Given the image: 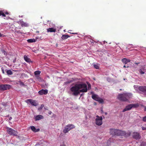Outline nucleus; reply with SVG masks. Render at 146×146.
I'll return each instance as SVG.
<instances>
[{
	"instance_id": "nucleus-1",
	"label": "nucleus",
	"mask_w": 146,
	"mask_h": 146,
	"mask_svg": "<svg viewBox=\"0 0 146 146\" xmlns=\"http://www.w3.org/2000/svg\"><path fill=\"white\" fill-rule=\"evenodd\" d=\"M70 90L73 92V94L75 96H78L80 92H87V85L86 84H76L70 88Z\"/></svg>"
},
{
	"instance_id": "nucleus-2",
	"label": "nucleus",
	"mask_w": 146,
	"mask_h": 146,
	"mask_svg": "<svg viewBox=\"0 0 146 146\" xmlns=\"http://www.w3.org/2000/svg\"><path fill=\"white\" fill-rule=\"evenodd\" d=\"M110 133L111 135L113 136H125V137L130 136L131 134V133L130 131H128L127 133H126L124 131L113 129H110Z\"/></svg>"
},
{
	"instance_id": "nucleus-3",
	"label": "nucleus",
	"mask_w": 146,
	"mask_h": 146,
	"mask_svg": "<svg viewBox=\"0 0 146 146\" xmlns=\"http://www.w3.org/2000/svg\"><path fill=\"white\" fill-rule=\"evenodd\" d=\"M132 97V94L130 93H125L120 94L117 96L118 99L123 102H128Z\"/></svg>"
},
{
	"instance_id": "nucleus-4",
	"label": "nucleus",
	"mask_w": 146,
	"mask_h": 146,
	"mask_svg": "<svg viewBox=\"0 0 146 146\" xmlns=\"http://www.w3.org/2000/svg\"><path fill=\"white\" fill-rule=\"evenodd\" d=\"M139 106L138 104H131L127 106L123 110L122 112H124L125 111L129 110L132 108H135Z\"/></svg>"
},
{
	"instance_id": "nucleus-5",
	"label": "nucleus",
	"mask_w": 146,
	"mask_h": 146,
	"mask_svg": "<svg viewBox=\"0 0 146 146\" xmlns=\"http://www.w3.org/2000/svg\"><path fill=\"white\" fill-rule=\"evenodd\" d=\"M7 131V133L10 135L16 136L17 135V132L11 128L8 127H6Z\"/></svg>"
},
{
	"instance_id": "nucleus-6",
	"label": "nucleus",
	"mask_w": 146,
	"mask_h": 146,
	"mask_svg": "<svg viewBox=\"0 0 146 146\" xmlns=\"http://www.w3.org/2000/svg\"><path fill=\"white\" fill-rule=\"evenodd\" d=\"M75 127L74 125L72 124H70L67 125L63 129V132L64 133H66L68 132L71 129Z\"/></svg>"
},
{
	"instance_id": "nucleus-7",
	"label": "nucleus",
	"mask_w": 146,
	"mask_h": 146,
	"mask_svg": "<svg viewBox=\"0 0 146 146\" xmlns=\"http://www.w3.org/2000/svg\"><path fill=\"white\" fill-rule=\"evenodd\" d=\"M96 124L98 126L101 125L102 124V116H99L98 115L96 116Z\"/></svg>"
},
{
	"instance_id": "nucleus-8",
	"label": "nucleus",
	"mask_w": 146,
	"mask_h": 146,
	"mask_svg": "<svg viewBox=\"0 0 146 146\" xmlns=\"http://www.w3.org/2000/svg\"><path fill=\"white\" fill-rule=\"evenodd\" d=\"M11 86L9 84H0V90H9L11 88Z\"/></svg>"
},
{
	"instance_id": "nucleus-9",
	"label": "nucleus",
	"mask_w": 146,
	"mask_h": 146,
	"mask_svg": "<svg viewBox=\"0 0 146 146\" xmlns=\"http://www.w3.org/2000/svg\"><path fill=\"white\" fill-rule=\"evenodd\" d=\"M132 137L136 140H139L141 139V136L139 133L137 132H134L132 134Z\"/></svg>"
},
{
	"instance_id": "nucleus-10",
	"label": "nucleus",
	"mask_w": 146,
	"mask_h": 146,
	"mask_svg": "<svg viewBox=\"0 0 146 146\" xmlns=\"http://www.w3.org/2000/svg\"><path fill=\"white\" fill-rule=\"evenodd\" d=\"M92 98L94 100L100 103H102L104 102L103 100L101 98L98 97L97 95L95 94L93 95L92 96Z\"/></svg>"
},
{
	"instance_id": "nucleus-11",
	"label": "nucleus",
	"mask_w": 146,
	"mask_h": 146,
	"mask_svg": "<svg viewBox=\"0 0 146 146\" xmlns=\"http://www.w3.org/2000/svg\"><path fill=\"white\" fill-rule=\"evenodd\" d=\"M139 90L146 94V86H141L138 87Z\"/></svg>"
},
{
	"instance_id": "nucleus-12",
	"label": "nucleus",
	"mask_w": 146,
	"mask_h": 146,
	"mask_svg": "<svg viewBox=\"0 0 146 146\" xmlns=\"http://www.w3.org/2000/svg\"><path fill=\"white\" fill-rule=\"evenodd\" d=\"M48 90H46L42 89L38 92V94L41 95H46L48 94Z\"/></svg>"
},
{
	"instance_id": "nucleus-13",
	"label": "nucleus",
	"mask_w": 146,
	"mask_h": 146,
	"mask_svg": "<svg viewBox=\"0 0 146 146\" xmlns=\"http://www.w3.org/2000/svg\"><path fill=\"white\" fill-rule=\"evenodd\" d=\"M27 103H28V102H29L33 106H36L37 105V104L35 100H33L32 99H30L27 100Z\"/></svg>"
},
{
	"instance_id": "nucleus-14",
	"label": "nucleus",
	"mask_w": 146,
	"mask_h": 146,
	"mask_svg": "<svg viewBox=\"0 0 146 146\" xmlns=\"http://www.w3.org/2000/svg\"><path fill=\"white\" fill-rule=\"evenodd\" d=\"M44 118L43 116L41 115H38L36 116L35 117V121L38 120L40 119H43Z\"/></svg>"
},
{
	"instance_id": "nucleus-15",
	"label": "nucleus",
	"mask_w": 146,
	"mask_h": 146,
	"mask_svg": "<svg viewBox=\"0 0 146 146\" xmlns=\"http://www.w3.org/2000/svg\"><path fill=\"white\" fill-rule=\"evenodd\" d=\"M31 129L34 132H36L39 131L40 129H36L34 126H31L30 127Z\"/></svg>"
},
{
	"instance_id": "nucleus-16",
	"label": "nucleus",
	"mask_w": 146,
	"mask_h": 146,
	"mask_svg": "<svg viewBox=\"0 0 146 146\" xmlns=\"http://www.w3.org/2000/svg\"><path fill=\"white\" fill-rule=\"evenodd\" d=\"M47 31L48 32H55L56 31V29L52 27L49 28L47 29Z\"/></svg>"
},
{
	"instance_id": "nucleus-17",
	"label": "nucleus",
	"mask_w": 146,
	"mask_h": 146,
	"mask_svg": "<svg viewBox=\"0 0 146 146\" xmlns=\"http://www.w3.org/2000/svg\"><path fill=\"white\" fill-rule=\"evenodd\" d=\"M122 61L125 64H126L128 62H130V60L126 58H123L122 60Z\"/></svg>"
},
{
	"instance_id": "nucleus-18",
	"label": "nucleus",
	"mask_w": 146,
	"mask_h": 146,
	"mask_svg": "<svg viewBox=\"0 0 146 146\" xmlns=\"http://www.w3.org/2000/svg\"><path fill=\"white\" fill-rule=\"evenodd\" d=\"M24 58L25 60L27 62H32V61H31V60L26 55L24 56Z\"/></svg>"
},
{
	"instance_id": "nucleus-19",
	"label": "nucleus",
	"mask_w": 146,
	"mask_h": 146,
	"mask_svg": "<svg viewBox=\"0 0 146 146\" xmlns=\"http://www.w3.org/2000/svg\"><path fill=\"white\" fill-rule=\"evenodd\" d=\"M20 23L21 24V26L22 27H27L29 26V25L27 23L24 22L23 21H21L20 22Z\"/></svg>"
},
{
	"instance_id": "nucleus-20",
	"label": "nucleus",
	"mask_w": 146,
	"mask_h": 146,
	"mask_svg": "<svg viewBox=\"0 0 146 146\" xmlns=\"http://www.w3.org/2000/svg\"><path fill=\"white\" fill-rule=\"evenodd\" d=\"M70 37V36L68 35H63L61 37V38L62 39L64 40Z\"/></svg>"
},
{
	"instance_id": "nucleus-21",
	"label": "nucleus",
	"mask_w": 146,
	"mask_h": 146,
	"mask_svg": "<svg viewBox=\"0 0 146 146\" xmlns=\"http://www.w3.org/2000/svg\"><path fill=\"white\" fill-rule=\"evenodd\" d=\"M6 71L7 74L9 75H11L13 74V73L11 70H6Z\"/></svg>"
},
{
	"instance_id": "nucleus-22",
	"label": "nucleus",
	"mask_w": 146,
	"mask_h": 146,
	"mask_svg": "<svg viewBox=\"0 0 146 146\" xmlns=\"http://www.w3.org/2000/svg\"><path fill=\"white\" fill-rule=\"evenodd\" d=\"M112 139L111 138H110L107 141V145L109 146L111 144Z\"/></svg>"
},
{
	"instance_id": "nucleus-23",
	"label": "nucleus",
	"mask_w": 146,
	"mask_h": 146,
	"mask_svg": "<svg viewBox=\"0 0 146 146\" xmlns=\"http://www.w3.org/2000/svg\"><path fill=\"white\" fill-rule=\"evenodd\" d=\"M2 15L3 17H5L6 15L3 11H0V16Z\"/></svg>"
},
{
	"instance_id": "nucleus-24",
	"label": "nucleus",
	"mask_w": 146,
	"mask_h": 146,
	"mask_svg": "<svg viewBox=\"0 0 146 146\" xmlns=\"http://www.w3.org/2000/svg\"><path fill=\"white\" fill-rule=\"evenodd\" d=\"M27 41L29 42H35L36 41V40L34 39H31L27 40Z\"/></svg>"
},
{
	"instance_id": "nucleus-25",
	"label": "nucleus",
	"mask_w": 146,
	"mask_h": 146,
	"mask_svg": "<svg viewBox=\"0 0 146 146\" xmlns=\"http://www.w3.org/2000/svg\"><path fill=\"white\" fill-rule=\"evenodd\" d=\"M40 73L41 72L40 71H36L34 72V74L36 76L39 75Z\"/></svg>"
},
{
	"instance_id": "nucleus-26",
	"label": "nucleus",
	"mask_w": 146,
	"mask_h": 146,
	"mask_svg": "<svg viewBox=\"0 0 146 146\" xmlns=\"http://www.w3.org/2000/svg\"><path fill=\"white\" fill-rule=\"evenodd\" d=\"M94 67L97 69H99V66L97 64H94Z\"/></svg>"
},
{
	"instance_id": "nucleus-27",
	"label": "nucleus",
	"mask_w": 146,
	"mask_h": 146,
	"mask_svg": "<svg viewBox=\"0 0 146 146\" xmlns=\"http://www.w3.org/2000/svg\"><path fill=\"white\" fill-rule=\"evenodd\" d=\"M44 106L43 104L41 105V106L39 108H38V110H40L42 109V108L44 107Z\"/></svg>"
},
{
	"instance_id": "nucleus-28",
	"label": "nucleus",
	"mask_w": 146,
	"mask_h": 146,
	"mask_svg": "<svg viewBox=\"0 0 146 146\" xmlns=\"http://www.w3.org/2000/svg\"><path fill=\"white\" fill-rule=\"evenodd\" d=\"M139 71L140 73L141 74H143L145 73L142 70V69H140L139 70Z\"/></svg>"
},
{
	"instance_id": "nucleus-29",
	"label": "nucleus",
	"mask_w": 146,
	"mask_h": 146,
	"mask_svg": "<svg viewBox=\"0 0 146 146\" xmlns=\"http://www.w3.org/2000/svg\"><path fill=\"white\" fill-rule=\"evenodd\" d=\"M146 146V143L145 142H143L141 144L140 146Z\"/></svg>"
},
{
	"instance_id": "nucleus-30",
	"label": "nucleus",
	"mask_w": 146,
	"mask_h": 146,
	"mask_svg": "<svg viewBox=\"0 0 146 146\" xmlns=\"http://www.w3.org/2000/svg\"><path fill=\"white\" fill-rule=\"evenodd\" d=\"M142 120L143 121L146 122V116L143 117Z\"/></svg>"
},
{
	"instance_id": "nucleus-31",
	"label": "nucleus",
	"mask_w": 146,
	"mask_h": 146,
	"mask_svg": "<svg viewBox=\"0 0 146 146\" xmlns=\"http://www.w3.org/2000/svg\"><path fill=\"white\" fill-rule=\"evenodd\" d=\"M88 90H90L91 88V85L90 84H88Z\"/></svg>"
},
{
	"instance_id": "nucleus-32",
	"label": "nucleus",
	"mask_w": 146,
	"mask_h": 146,
	"mask_svg": "<svg viewBox=\"0 0 146 146\" xmlns=\"http://www.w3.org/2000/svg\"><path fill=\"white\" fill-rule=\"evenodd\" d=\"M36 78L37 79H38V80H40L41 79V78L40 77H39V76H36Z\"/></svg>"
},
{
	"instance_id": "nucleus-33",
	"label": "nucleus",
	"mask_w": 146,
	"mask_h": 146,
	"mask_svg": "<svg viewBox=\"0 0 146 146\" xmlns=\"http://www.w3.org/2000/svg\"><path fill=\"white\" fill-rule=\"evenodd\" d=\"M1 70H2V73L3 74H4L5 72V71H4V69H3L2 68H1Z\"/></svg>"
},
{
	"instance_id": "nucleus-34",
	"label": "nucleus",
	"mask_w": 146,
	"mask_h": 146,
	"mask_svg": "<svg viewBox=\"0 0 146 146\" xmlns=\"http://www.w3.org/2000/svg\"><path fill=\"white\" fill-rule=\"evenodd\" d=\"M141 128H142V129L143 130H146V127H142Z\"/></svg>"
},
{
	"instance_id": "nucleus-35",
	"label": "nucleus",
	"mask_w": 146,
	"mask_h": 146,
	"mask_svg": "<svg viewBox=\"0 0 146 146\" xmlns=\"http://www.w3.org/2000/svg\"><path fill=\"white\" fill-rule=\"evenodd\" d=\"M2 104L4 106H7V104H5L4 103H2Z\"/></svg>"
},
{
	"instance_id": "nucleus-36",
	"label": "nucleus",
	"mask_w": 146,
	"mask_h": 146,
	"mask_svg": "<svg viewBox=\"0 0 146 146\" xmlns=\"http://www.w3.org/2000/svg\"><path fill=\"white\" fill-rule=\"evenodd\" d=\"M52 112L51 111H49L48 112V114H49V115H51L52 113Z\"/></svg>"
},
{
	"instance_id": "nucleus-37",
	"label": "nucleus",
	"mask_w": 146,
	"mask_h": 146,
	"mask_svg": "<svg viewBox=\"0 0 146 146\" xmlns=\"http://www.w3.org/2000/svg\"><path fill=\"white\" fill-rule=\"evenodd\" d=\"M5 13V14H6V15H8L9 14V13L8 12H4Z\"/></svg>"
},
{
	"instance_id": "nucleus-38",
	"label": "nucleus",
	"mask_w": 146,
	"mask_h": 146,
	"mask_svg": "<svg viewBox=\"0 0 146 146\" xmlns=\"http://www.w3.org/2000/svg\"><path fill=\"white\" fill-rule=\"evenodd\" d=\"M71 81H67V82H66V84H69V83H71Z\"/></svg>"
},
{
	"instance_id": "nucleus-39",
	"label": "nucleus",
	"mask_w": 146,
	"mask_h": 146,
	"mask_svg": "<svg viewBox=\"0 0 146 146\" xmlns=\"http://www.w3.org/2000/svg\"><path fill=\"white\" fill-rule=\"evenodd\" d=\"M20 84L23 85H24V84L23 82H21Z\"/></svg>"
},
{
	"instance_id": "nucleus-40",
	"label": "nucleus",
	"mask_w": 146,
	"mask_h": 146,
	"mask_svg": "<svg viewBox=\"0 0 146 146\" xmlns=\"http://www.w3.org/2000/svg\"><path fill=\"white\" fill-rule=\"evenodd\" d=\"M144 111H146V106L144 107Z\"/></svg>"
},
{
	"instance_id": "nucleus-41",
	"label": "nucleus",
	"mask_w": 146,
	"mask_h": 146,
	"mask_svg": "<svg viewBox=\"0 0 146 146\" xmlns=\"http://www.w3.org/2000/svg\"><path fill=\"white\" fill-rule=\"evenodd\" d=\"M60 146H66L65 144H62L60 145Z\"/></svg>"
},
{
	"instance_id": "nucleus-42",
	"label": "nucleus",
	"mask_w": 146,
	"mask_h": 146,
	"mask_svg": "<svg viewBox=\"0 0 146 146\" xmlns=\"http://www.w3.org/2000/svg\"><path fill=\"white\" fill-rule=\"evenodd\" d=\"M129 67V66H127V67H127V68H128V67ZM123 67H124V68H126V66L125 65H124V66H123Z\"/></svg>"
},
{
	"instance_id": "nucleus-43",
	"label": "nucleus",
	"mask_w": 146,
	"mask_h": 146,
	"mask_svg": "<svg viewBox=\"0 0 146 146\" xmlns=\"http://www.w3.org/2000/svg\"><path fill=\"white\" fill-rule=\"evenodd\" d=\"M72 34H77L78 33H72Z\"/></svg>"
},
{
	"instance_id": "nucleus-44",
	"label": "nucleus",
	"mask_w": 146,
	"mask_h": 146,
	"mask_svg": "<svg viewBox=\"0 0 146 146\" xmlns=\"http://www.w3.org/2000/svg\"><path fill=\"white\" fill-rule=\"evenodd\" d=\"M137 65H138V64H139V62H138V63H135Z\"/></svg>"
},
{
	"instance_id": "nucleus-45",
	"label": "nucleus",
	"mask_w": 146,
	"mask_h": 146,
	"mask_svg": "<svg viewBox=\"0 0 146 146\" xmlns=\"http://www.w3.org/2000/svg\"><path fill=\"white\" fill-rule=\"evenodd\" d=\"M107 112H105V114L106 115H107Z\"/></svg>"
},
{
	"instance_id": "nucleus-46",
	"label": "nucleus",
	"mask_w": 146,
	"mask_h": 146,
	"mask_svg": "<svg viewBox=\"0 0 146 146\" xmlns=\"http://www.w3.org/2000/svg\"><path fill=\"white\" fill-rule=\"evenodd\" d=\"M1 36H2V35L1 33H0V37H1Z\"/></svg>"
},
{
	"instance_id": "nucleus-47",
	"label": "nucleus",
	"mask_w": 146,
	"mask_h": 146,
	"mask_svg": "<svg viewBox=\"0 0 146 146\" xmlns=\"http://www.w3.org/2000/svg\"><path fill=\"white\" fill-rule=\"evenodd\" d=\"M65 30H64V32H65V31H65Z\"/></svg>"
},
{
	"instance_id": "nucleus-48",
	"label": "nucleus",
	"mask_w": 146,
	"mask_h": 146,
	"mask_svg": "<svg viewBox=\"0 0 146 146\" xmlns=\"http://www.w3.org/2000/svg\"><path fill=\"white\" fill-rule=\"evenodd\" d=\"M44 109H45V110H46V108H44Z\"/></svg>"
},
{
	"instance_id": "nucleus-49",
	"label": "nucleus",
	"mask_w": 146,
	"mask_h": 146,
	"mask_svg": "<svg viewBox=\"0 0 146 146\" xmlns=\"http://www.w3.org/2000/svg\"><path fill=\"white\" fill-rule=\"evenodd\" d=\"M3 51H4V52H5V50H3Z\"/></svg>"
},
{
	"instance_id": "nucleus-50",
	"label": "nucleus",
	"mask_w": 146,
	"mask_h": 146,
	"mask_svg": "<svg viewBox=\"0 0 146 146\" xmlns=\"http://www.w3.org/2000/svg\"><path fill=\"white\" fill-rule=\"evenodd\" d=\"M11 118L10 119H11Z\"/></svg>"
}]
</instances>
